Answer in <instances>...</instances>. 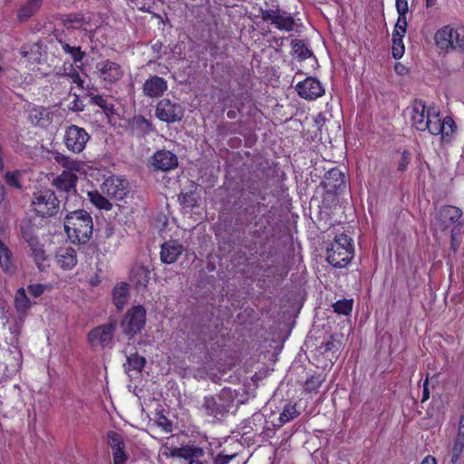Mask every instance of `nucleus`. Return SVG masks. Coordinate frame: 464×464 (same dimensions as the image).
Returning <instances> with one entry per match:
<instances>
[{
  "mask_svg": "<svg viewBox=\"0 0 464 464\" xmlns=\"http://www.w3.org/2000/svg\"><path fill=\"white\" fill-rule=\"evenodd\" d=\"M411 125L419 131L428 130L431 135L440 134L442 139L450 138L455 131V122L450 117L443 119L437 107H427L422 101H415L410 111Z\"/></svg>",
  "mask_w": 464,
  "mask_h": 464,
  "instance_id": "obj_1",
  "label": "nucleus"
},
{
  "mask_svg": "<svg viewBox=\"0 0 464 464\" xmlns=\"http://www.w3.org/2000/svg\"><path fill=\"white\" fill-rule=\"evenodd\" d=\"M64 229L73 243L84 244L90 240L92 235V218L85 210L70 212L64 219Z\"/></svg>",
  "mask_w": 464,
  "mask_h": 464,
  "instance_id": "obj_2",
  "label": "nucleus"
},
{
  "mask_svg": "<svg viewBox=\"0 0 464 464\" xmlns=\"http://www.w3.org/2000/svg\"><path fill=\"white\" fill-rule=\"evenodd\" d=\"M353 239L345 234L336 236L326 249V260L334 267L346 266L353 257Z\"/></svg>",
  "mask_w": 464,
  "mask_h": 464,
  "instance_id": "obj_3",
  "label": "nucleus"
},
{
  "mask_svg": "<svg viewBox=\"0 0 464 464\" xmlns=\"http://www.w3.org/2000/svg\"><path fill=\"white\" fill-rule=\"evenodd\" d=\"M436 46L445 52L464 51V28L445 25L434 35Z\"/></svg>",
  "mask_w": 464,
  "mask_h": 464,
  "instance_id": "obj_4",
  "label": "nucleus"
},
{
  "mask_svg": "<svg viewBox=\"0 0 464 464\" xmlns=\"http://www.w3.org/2000/svg\"><path fill=\"white\" fill-rule=\"evenodd\" d=\"M433 226L435 229L441 231L449 228H451V231H455L456 228L462 227L464 226L462 210L450 205L443 206L438 210Z\"/></svg>",
  "mask_w": 464,
  "mask_h": 464,
  "instance_id": "obj_5",
  "label": "nucleus"
},
{
  "mask_svg": "<svg viewBox=\"0 0 464 464\" xmlns=\"http://www.w3.org/2000/svg\"><path fill=\"white\" fill-rule=\"evenodd\" d=\"M32 206L38 216L52 217L59 210V201L51 189H41L34 193Z\"/></svg>",
  "mask_w": 464,
  "mask_h": 464,
  "instance_id": "obj_6",
  "label": "nucleus"
},
{
  "mask_svg": "<svg viewBox=\"0 0 464 464\" xmlns=\"http://www.w3.org/2000/svg\"><path fill=\"white\" fill-rule=\"evenodd\" d=\"M20 231L23 238L27 242L32 250V255L40 267L39 262L44 261V250L39 244L37 232L38 227L31 218H23L20 223Z\"/></svg>",
  "mask_w": 464,
  "mask_h": 464,
  "instance_id": "obj_7",
  "label": "nucleus"
},
{
  "mask_svg": "<svg viewBox=\"0 0 464 464\" xmlns=\"http://www.w3.org/2000/svg\"><path fill=\"white\" fill-rule=\"evenodd\" d=\"M146 323V310L140 305L130 308L121 321V328L125 334L133 336L140 333Z\"/></svg>",
  "mask_w": 464,
  "mask_h": 464,
  "instance_id": "obj_8",
  "label": "nucleus"
},
{
  "mask_svg": "<svg viewBox=\"0 0 464 464\" xmlns=\"http://www.w3.org/2000/svg\"><path fill=\"white\" fill-rule=\"evenodd\" d=\"M89 140V133L82 127L72 124L65 129L63 143L71 152L76 154L82 152Z\"/></svg>",
  "mask_w": 464,
  "mask_h": 464,
  "instance_id": "obj_9",
  "label": "nucleus"
},
{
  "mask_svg": "<svg viewBox=\"0 0 464 464\" xmlns=\"http://www.w3.org/2000/svg\"><path fill=\"white\" fill-rule=\"evenodd\" d=\"M155 114L157 118L168 123L180 121L184 115L183 107L169 99L160 100L156 106Z\"/></svg>",
  "mask_w": 464,
  "mask_h": 464,
  "instance_id": "obj_10",
  "label": "nucleus"
},
{
  "mask_svg": "<svg viewBox=\"0 0 464 464\" xmlns=\"http://www.w3.org/2000/svg\"><path fill=\"white\" fill-rule=\"evenodd\" d=\"M95 72L98 78L107 84H114L119 82L124 75L122 67L111 60H102L95 65Z\"/></svg>",
  "mask_w": 464,
  "mask_h": 464,
  "instance_id": "obj_11",
  "label": "nucleus"
},
{
  "mask_svg": "<svg viewBox=\"0 0 464 464\" xmlns=\"http://www.w3.org/2000/svg\"><path fill=\"white\" fill-rule=\"evenodd\" d=\"M261 18L270 22L280 31L290 32L294 30L295 22L294 17L281 9H261Z\"/></svg>",
  "mask_w": 464,
  "mask_h": 464,
  "instance_id": "obj_12",
  "label": "nucleus"
},
{
  "mask_svg": "<svg viewBox=\"0 0 464 464\" xmlns=\"http://www.w3.org/2000/svg\"><path fill=\"white\" fill-rule=\"evenodd\" d=\"M101 191L111 199L121 200L129 193V182L125 179L111 176L102 182Z\"/></svg>",
  "mask_w": 464,
  "mask_h": 464,
  "instance_id": "obj_13",
  "label": "nucleus"
},
{
  "mask_svg": "<svg viewBox=\"0 0 464 464\" xmlns=\"http://www.w3.org/2000/svg\"><path fill=\"white\" fill-rule=\"evenodd\" d=\"M295 90L301 98L307 101H314L325 93V89L321 82L312 76L299 82L295 86Z\"/></svg>",
  "mask_w": 464,
  "mask_h": 464,
  "instance_id": "obj_14",
  "label": "nucleus"
},
{
  "mask_svg": "<svg viewBox=\"0 0 464 464\" xmlns=\"http://www.w3.org/2000/svg\"><path fill=\"white\" fill-rule=\"evenodd\" d=\"M116 325L117 323L115 321H111L106 324L92 329L88 334V339L91 344L100 345L102 348L110 347L112 343Z\"/></svg>",
  "mask_w": 464,
  "mask_h": 464,
  "instance_id": "obj_15",
  "label": "nucleus"
},
{
  "mask_svg": "<svg viewBox=\"0 0 464 464\" xmlns=\"http://www.w3.org/2000/svg\"><path fill=\"white\" fill-rule=\"evenodd\" d=\"M232 401L225 399V392L218 396L206 397L203 408L209 416L218 417L227 412L231 407Z\"/></svg>",
  "mask_w": 464,
  "mask_h": 464,
  "instance_id": "obj_16",
  "label": "nucleus"
},
{
  "mask_svg": "<svg viewBox=\"0 0 464 464\" xmlns=\"http://www.w3.org/2000/svg\"><path fill=\"white\" fill-rule=\"evenodd\" d=\"M168 89V83L162 77L153 75L150 76L142 86V92L150 98L161 96Z\"/></svg>",
  "mask_w": 464,
  "mask_h": 464,
  "instance_id": "obj_17",
  "label": "nucleus"
},
{
  "mask_svg": "<svg viewBox=\"0 0 464 464\" xmlns=\"http://www.w3.org/2000/svg\"><path fill=\"white\" fill-rule=\"evenodd\" d=\"M151 163L156 169L169 171L178 166V157L169 150H159L153 155Z\"/></svg>",
  "mask_w": 464,
  "mask_h": 464,
  "instance_id": "obj_18",
  "label": "nucleus"
},
{
  "mask_svg": "<svg viewBox=\"0 0 464 464\" xmlns=\"http://www.w3.org/2000/svg\"><path fill=\"white\" fill-rule=\"evenodd\" d=\"M77 181L78 178L74 173L70 171H62L61 174L53 179V186L60 192L75 195V186Z\"/></svg>",
  "mask_w": 464,
  "mask_h": 464,
  "instance_id": "obj_19",
  "label": "nucleus"
},
{
  "mask_svg": "<svg viewBox=\"0 0 464 464\" xmlns=\"http://www.w3.org/2000/svg\"><path fill=\"white\" fill-rule=\"evenodd\" d=\"M53 120V112L44 106H35L29 111V121L34 126L48 127Z\"/></svg>",
  "mask_w": 464,
  "mask_h": 464,
  "instance_id": "obj_20",
  "label": "nucleus"
},
{
  "mask_svg": "<svg viewBox=\"0 0 464 464\" xmlns=\"http://www.w3.org/2000/svg\"><path fill=\"white\" fill-rule=\"evenodd\" d=\"M108 443L112 450L113 463L124 464L127 455L124 452L125 444L121 435L115 431H110L108 433Z\"/></svg>",
  "mask_w": 464,
  "mask_h": 464,
  "instance_id": "obj_21",
  "label": "nucleus"
},
{
  "mask_svg": "<svg viewBox=\"0 0 464 464\" xmlns=\"http://www.w3.org/2000/svg\"><path fill=\"white\" fill-rule=\"evenodd\" d=\"M184 247L177 241L165 242L161 246L160 259L163 263L173 264L181 256Z\"/></svg>",
  "mask_w": 464,
  "mask_h": 464,
  "instance_id": "obj_22",
  "label": "nucleus"
},
{
  "mask_svg": "<svg viewBox=\"0 0 464 464\" xmlns=\"http://www.w3.org/2000/svg\"><path fill=\"white\" fill-rule=\"evenodd\" d=\"M54 160L65 169L64 171L85 173L87 165L85 162L78 160H74L67 155L60 152L53 154Z\"/></svg>",
  "mask_w": 464,
  "mask_h": 464,
  "instance_id": "obj_23",
  "label": "nucleus"
},
{
  "mask_svg": "<svg viewBox=\"0 0 464 464\" xmlns=\"http://www.w3.org/2000/svg\"><path fill=\"white\" fill-rule=\"evenodd\" d=\"M57 264L65 270H71L77 265L76 251L70 246L61 247L55 256Z\"/></svg>",
  "mask_w": 464,
  "mask_h": 464,
  "instance_id": "obj_24",
  "label": "nucleus"
},
{
  "mask_svg": "<svg viewBox=\"0 0 464 464\" xmlns=\"http://www.w3.org/2000/svg\"><path fill=\"white\" fill-rule=\"evenodd\" d=\"M129 287L125 283L118 284L112 291L113 303L119 310H121L129 300Z\"/></svg>",
  "mask_w": 464,
  "mask_h": 464,
  "instance_id": "obj_25",
  "label": "nucleus"
},
{
  "mask_svg": "<svg viewBox=\"0 0 464 464\" xmlns=\"http://www.w3.org/2000/svg\"><path fill=\"white\" fill-rule=\"evenodd\" d=\"M464 451V430L458 429L457 435L450 448V462L457 464Z\"/></svg>",
  "mask_w": 464,
  "mask_h": 464,
  "instance_id": "obj_26",
  "label": "nucleus"
},
{
  "mask_svg": "<svg viewBox=\"0 0 464 464\" xmlns=\"http://www.w3.org/2000/svg\"><path fill=\"white\" fill-rule=\"evenodd\" d=\"M130 278L137 286L145 287L150 280V271L143 266H135L130 271Z\"/></svg>",
  "mask_w": 464,
  "mask_h": 464,
  "instance_id": "obj_27",
  "label": "nucleus"
},
{
  "mask_svg": "<svg viewBox=\"0 0 464 464\" xmlns=\"http://www.w3.org/2000/svg\"><path fill=\"white\" fill-rule=\"evenodd\" d=\"M0 266L6 273L14 271V265L12 258V253L9 248L0 240Z\"/></svg>",
  "mask_w": 464,
  "mask_h": 464,
  "instance_id": "obj_28",
  "label": "nucleus"
},
{
  "mask_svg": "<svg viewBox=\"0 0 464 464\" xmlns=\"http://www.w3.org/2000/svg\"><path fill=\"white\" fill-rule=\"evenodd\" d=\"M14 305L16 311L24 314L30 309L32 303L29 297L26 295V291L24 288H19L14 296Z\"/></svg>",
  "mask_w": 464,
  "mask_h": 464,
  "instance_id": "obj_29",
  "label": "nucleus"
},
{
  "mask_svg": "<svg viewBox=\"0 0 464 464\" xmlns=\"http://www.w3.org/2000/svg\"><path fill=\"white\" fill-rule=\"evenodd\" d=\"M64 25L67 30L73 29L87 32V24L82 15L70 14L64 20Z\"/></svg>",
  "mask_w": 464,
  "mask_h": 464,
  "instance_id": "obj_30",
  "label": "nucleus"
},
{
  "mask_svg": "<svg viewBox=\"0 0 464 464\" xmlns=\"http://www.w3.org/2000/svg\"><path fill=\"white\" fill-rule=\"evenodd\" d=\"M146 360L138 354H131L127 358V363L124 364L125 371L130 374V372H140L145 365Z\"/></svg>",
  "mask_w": 464,
  "mask_h": 464,
  "instance_id": "obj_31",
  "label": "nucleus"
},
{
  "mask_svg": "<svg viewBox=\"0 0 464 464\" xmlns=\"http://www.w3.org/2000/svg\"><path fill=\"white\" fill-rule=\"evenodd\" d=\"M88 198L90 201L99 209L111 210V203L99 191H89Z\"/></svg>",
  "mask_w": 464,
  "mask_h": 464,
  "instance_id": "obj_32",
  "label": "nucleus"
},
{
  "mask_svg": "<svg viewBox=\"0 0 464 464\" xmlns=\"http://www.w3.org/2000/svg\"><path fill=\"white\" fill-rule=\"evenodd\" d=\"M39 11V8L24 3L16 12V19L20 23H24L35 15Z\"/></svg>",
  "mask_w": 464,
  "mask_h": 464,
  "instance_id": "obj_33",
  "label": "nucleus"
},
{
  "mask_svg": "<svg viewBox=\"0 0 464 464\" xmlns=\"http://www.w3.org/2000/svg\"><path fill=\"white\" fill-rule=\"evenodd\" d=\"M292 50L293 55L298 60H305L313 54L307 46L299 40H295L292 42Z\"/></svg>",
  "mask_w": 464,
  "mask_h": 464,
  "instance_id": "obj_34",
  "label": "nucleus"
},
{
  "mask_svg": "<svg viewBox=\"0 0 464 464\" xmlns=\"http://www.w3.org/2000/svg\"><path fill=\"white\" fill-rule=\"evenodd\" d=\"M401 33L392 34V55L395 59H400L404 53V45Z\"/></svg>",
  "mask_w": 464,
  "mask_h": 464,
  "instance_id": "obj_35",
  "label": "nucleus"
},
{
  "mask_svg": "<svg viewBox=\"0 0 464 464\" xmlns=\"http://www.w3.org/2000/svg\"><path fill=\"white\" fill-rule=\"evenodd\" d=\"M298 415V411L295 404H286L283 411L280 413L279 421L280 424L283 425L293 419H295Z\"/></svg>",
  "mask_w": 464,
  "mask_h": 464,
  "instance_id": "obj_36",
  "label": "nucleus"
},
{
  "mask_svg": "<svg viewBox=\"0 0 464 464\" xmlns=\"http://www.w3.org/2000/svg\"><path fill=\"white\" fill-rule=\"evenodd\" d=\"M180 451H182L180 458L188 459V461L198 459L204 455V450L198 447L180 448Z\"/></svg>",
  "mask_w": 464,
  "mask_h": 464,
  "instance_id": "obj_37",
  "label": "nucleus"
},
{
  "mask_svg": "<svg viewBox=\"0 0 464 464\" xmlns=\"http://www.w3.org/2000/svg\"><path fill=\"white\" fill-rule=\"evenodd\" d=\"M334 310L335 313L340 314H349L353 309V301L352 300H340L337 301L334 305Z\"/></svg>",
  "mask_w": 464,
  "mask_h": 464,
  "instance_id": "obj_38",
  "label": "nucleus"
},
{
  "mask_svg": "<svg viewBox=\"0 0 464 464\" xmlns=\"http://www.w3.org/2000/svg\"><path fill=\"white\" fill-rule=\"evenodd\" d=\"M153 5V0H136L134 3L130 4V7L133 9L137 8L140 11L150 13L151 12Z\"/></svg>",
  "mask_w": 464,
  "mask_h": 464,
  "instance_id": "obj_39",
  "label": "nucleus"
},
{
  "mask_svg": "<svg viewBox=\"0 0 464 464\" xmlns=\"http://www.w3.org/2000/svg\"><path fill=\"white\" fill-rule=\"evenodd\" d=\"M92 103L96 104L105 111H111L113 105L108 102L107 99L101 95H94L92 97Z\"/></svg>",
  "mask_w": 464,
  "mask_h": 464,
  "instance_id": "obj_40",
  "label": "nucleus"
},
{
  "mask_svg": "<svg viewBox=\"0 0 464 464\" xmlns=\"http://www.w3.org/2000/svg\"><path fill=\"white\" fill-rule=\"evenodd\" d=\"M63 76L72 83H75L80 89H83L84 81L81 78L77 71L72 70L71 72L64 73Z\"/></svg>",
  "mask_w": 464,
  "mask_h": 464,
  "instance_id": "obj_41",
  "label": "nucleus"
},
{
  "mask_svg": "<svg viewBox=\"0 0 464 464\" xmlns=\"http://www.w3.org/2000/svg\"><path fill=\"white\" fill-rule=\"evenodd\" d=\"M407 30V17L406 15H400L398 14V19L395 24V29L393 34H400L401 33V35L404 36Z\"/></svg>",
  "mask_w": 464,
  "mask_h": 464,
  "instance_id": "obj_42",
  "label": "nucleus"
},
{
  "mask_svg": "<svg viewBox=\"0 0 464 464\" xmlns=\"http://www.w3.org/2000/svg\"><path fill=\"white\" fill-rule=\"evenodd\" d=\"M322 382L323 379L320 376H312L305 382V389L309 392L316 391Z\"/></svg>",
  "mask_w": 464,
  "mask_h": 464,
  "instance_id": "obj_43",
  "label": "nucleus"
},
{
  "mask_svg": "<svg viewBox=\"0 0 464 464\" xmlns=\"http://www.w3.org/2000/svg\"><path fill=\"white\" fill-rule=\"evenodd\" d=\"M46 288L45 285L36 284L28 285L27 289L31 295L39 297L42 295Z\"/></svg>",
  "mask_w": 464,
  "mask_h": 464,
  "instance_id": "obj_44",
  "label": "nucleus"
},
{
  "mask_svg": "<svg viewBox=\"0 0 464 464\" xmlns=\"http://www.w3.org/2000/svg\"><path fill=\"white\" fill-rule=\"evenodd\" d=\"M395 6L398 14L406 15L409 11L408 0H395Z\"/></svg>",
  "mask_w": 464,
  "mask_h": 464,
  "instance_id": "obj_45",
  "label": "nucleus"
},
{
  "mask_svg": "<svg viewBox=\"0 0 464 464\" xmlns=\"http://www.w3.org/2000/svg\"><path fill=\"white\" fill-rule=\"evenodd\" d=\"M83 107L84 105L78 95H74L73 100L68 104V109L72 111H82Z\"/></svg>",
  "mask_w": 464,
  "mask_h": 464,
  "instance_id": "obj_46",
  "label": "nucleus"
},
{
  "mask_svg": "<svg viewBox=\"0 0 464 464\" xmlns=\"http://www.w3.org/2000/svg\"><path fill=\"white\" fill-rule=\"evenodd\" d=\"M69 54L72 58L73 62H82L83 57L85 56V53L81 51V47L79 46H73L71 52H69Z\"/></svg>",
  "mask_w": 464,
  "mask_h": 464,
  "instance_id": "obj_47",
  "label": "nucleus"
},
{
  "mask_svg": "<svg viewBox=\"0 0 464 464\" xmlns=\"http://www.w3.org/2000/svg\"><path fill=\"white\" fill-rule=\"evenodd\" d=\"M18 176H19L18 172H7L5 174V181L11 186L19 188L20 184L18 181Z\"/></svg>",
  "mask_w": 464,
  "mask_h": 464,
  "instance_id": "obj_48",
  "label": "nucleus"
},
{
  "mask_svg": "<svg viewBox=\"0 0 464 464\" xmlns=\"http://www.w3.org/2000/svg\"><path fill=\"white\" fill-rule=\"evenodd\" d=\"M410 160H411V155L409 152L407 151H404L401 155V159L399 162V166H398V169L399 170L401 171H403L406 169L408 164L410 163Z\"/></svg>",
  "mask_w": 464,
  "mask_h": 464,
  "instance_id": "obj_49",
  "label": "nucleus"
},
{
  "mask_svg": "<svg viewBox=\"0 0 464 464\" xmlns=\"http://www.w3.org/2000/svg\"><path fill=\"white\" fill-rule=\"evenodd\" d=\"M337 177L340 178V179H341V183L338 185V187H340L342 184L344 183V176L339 169H331L328 172L327 179H329L330 178H337ZM334 187L337 188V185H334Z\"/></svg>",
  "mask_w": 464,
  "mask_h": 464,
  "instance_id": "obj_50",
  "label": "nucleus"
},
{
  "mask_svg": "<svg viewBox=\"0 0 464 464\" xmlns=\"http://www.w3.org/2000/svg\"><path fill=\"white\" fill-rule=\"evenodd\" d=\"M235 457V455L218 454L214 460L215 464H227Z\"/></svg>",
  "mask_w": 464,
  "mask_h": 464,
  "instance_id": "obj_51",
  "label": "nucleus"
},
{
  "mask_svg": "<svg viewBox=\"0 0 464 464\" xmlns=\"http://www.w3.org/2000/svg\"><path fill=\"white\" fill-rule=\"evenodd\" d=\"M167 450H169V452H164L163 454L166 455V456H170V457H178V458H180V455H181V452L180 451V448H175V449H169L166 447Z\"/></svg>",
  "mask_w": 464,
  "mask_h": 464,
  "instance_id": "obj_52",
  "label": "nucleus"
},
{
  "mask_svg": "<svg viewBox=\"0 0 464 464\" xmlns=\"http://www.w3.org/2000/svg\"><path fill=\"white\" fill-rule=\"evenodd\" d=\"M428 382H429V380H428V377H427L425 382H424V383H423L422 401H427L429 399V397H430L429 390H428Z\"/></svg>",
  "mask_w": 464,
  "mask_h": 464,
  "instance_id": "obj_53",
  "label": "nucleus"
},
{
  "mask_svg": "<svg viewBox=\"0 0 464 464\" xmlns=\"http://www.w3.org/2000/svg\"><path fill=\"white\" fill-rule=\"evenodd\" d=\"M24 3L41 9L44 0H25Z\"/></svg>",
  "mask_w": 464,
  "mask_h": 464,
  "instance_id": "obj_54",
  "label": "nucleus"
},
{
  "mask_svg": "<svg viewBox=\"0 0 464 464\" xmlns=\"http://www.w3.org/2000/svg\"><path fill=\"white\" fill-rule=\"evenodd\" d=\"M451 248L454 252L457 251L458 247H459V244L457 243L456 241V234H455V231H451Z\"/></svg>",
  "mask_w": 464,
  "mask_h": 464,
  "instance_id": "obj_55",
  "label": "nucleus"
},
{
  "mask_svg": "<svg viewBox=\"0 0 464 464\" xmlns=\"http://www.w3.org/2000/svg\"><path fill=\"white\" fill-rule=\"evenodd\" d=\"M60 44H61V46H62V49L66 53H69V52L72 51V49L73 48V46H71L69 44L65 43V42H63L60 40Z\"/></svg>",
  "mask_w": 464,
  "mask_h": 464,
  "instance_id": "obj_56",
  "label": "nucleus"
},
{
  "mask_svg": "<svg viewBox=\"0 0 464 464\" xmlns=\"http://www.w3.org/2000/svg\"><path fill=\"white\" fill-rule=\"evenodd\" d=\"M421 464H437L435 458L427 456L421 462Z\"/></svg>",
  "mask_w": 464,
  "mask_h": 464,
  "instance_id": "obj_57",
  "label": "nucleus"
},
{
  "mask_svg": "<svg viewBox=\"0 0 464 464\" xmlns=\"http://www.w3.org/2000/svg\"><path fill=\"white\" fill-rule=\"evenodd\" d=\"M99 282H100V280L97 276H95L94 277H92L90 280V283L92 285H97L99 284Z\"/></svg>",
  "mask_w": 464,
  "mask_h": 464,
  "instance_id": "obj_58",
  "label": "nucleus"
},
{
  "mask_svg": "<svg viewBox=\"0 0 464 464\" xmlns=\"http://www.w3.org/2000/svg\"><path fill=\"white\" fill-rule=\"evenodd\" d=\"M458 429L464 430V414L460 417Z\"/></svg>",
  "mask_w": 464,
  "mask_h": 464,
  "instance_id": "obj_59",
  "label": "nucleus"
},
{
  "mask_svg": "<svg viewBox=\"0 0 464 464\" xmlns=\"http://www.w3.org/2000/svg\"><path fill=\"white\" fill-rule=\"evenodd\" d=\"M435 3H436V0H426V6L431 7L435 5Z\"/></svg>",
  "mask_w": 464,
  "mask_h": 464,
  "instance_id": "obj_60",
  "label": "nucleus"
},
{
  "mask_svg": "<svg viewBox=\"0 0 464 464\" xmlns=\"http://www.w3.org/2000/svg\"><path fill=\"white\" fill-rule=\"evenodd\" d=\"M188 464H204L201 460L198 459H191Z\"/></svg>",
  "mask_w": 464,
  "mask_h": 464,
  "instance_id": "obj_61",
  "label": "nucleus"
},
{
  "mask_svg": "<svg viewBox=\"0 0 464 464\" xmlns=\"http://www.w3.org/2000/svg\"><path fill=\"white\" fill-rule=\"evenodd\" d=\"M332 345H333V343H332L327 342V343H325V349H324V350H325V351H330V350L332 349Z\"/></svg>",
  "mask_w": 464,
  "mask_h": 464,
  "instance_id": "obj_62",
  "label": "nucleus"
},
{
  "mask_svg": "<svg viewBox=\"0 0 464 464\" xmlns=\"http://www.w3.org/2000/svg\"><path fill=\"white\" fill-rule=\"evenodd\" d=\"M227 116L231 118L233 116V113L228 112Z\"/></svg>",
  "mask_w": 464,
  "mask_h": 464,
  "instance_id": "obj_63",
  "label": "nucleus"
},
{
  "mask_svg": "<svg viewBox=\"0 0 464 464\" xmlns=\"http://www.w3.org/2000/svg\"><path fill=\"white\" fill-rule=\"evenodd\" d=\"M227 116L231 118L233 116V113L228 112Z\"/></svg>",
  "mask_w": 464,
  "mask_h": 464,
  "instance_id": "obj_64",
  "label": "nucleus"
}]
</instances>
